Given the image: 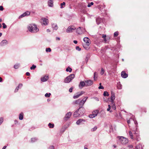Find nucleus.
I'll list each match as a JSON object with an SVG mask.
<instances>
[{
	"label": "nucleus",
	"mask_w": 149,
	"mask_h": 149,
	"mask_svg": "<svg viewBox=\"0 0 149 149\" xmlns=\"http://www.w3.org/2000/svg\"><path fill=\"white\" fill-rule=\"evenodd\" d=\"M51 94L50 93H46L45 95V97H49L50 95H51Z\"/></svg>",
	"instance_id": "obj_38"
},
{
	"label": "nucleus",
	"mask_w": 149,
	"mask_h": 149,
	"mask_svg": "<svg viewBox=\"0 0 149 149\" xmlns=\"http://www.w3.org/2000/svg\"><path fill=\"white\" fill-rule=\"evenodd\" d=\"M121 75L122 77L124 78H127L128 76V74L126 73L125 71H122Z\"/></svg>",
	"instance_id": "obj_13"
},
{
	"label": "nucleus",
	"mask_w": 149,
	"mask_h": 149,
	"mask_svg": "<svg viewBox=\"0 0 149 149\" xmlns=\"http://www.w3.org/2000/svg\"><path fill=\"white\" fill-rule=\"evenodd\" d=\"M108 108L107 109V110L108 111H109L110 110L111 106H110V105L109 104V105H108Z\"/></svg>",
	"instance_id": "obj_49"
},
{
	"label": "nucleus",
	"mask_w": 149,
	"mask_h": 149,
	"mask_svg": "<svg viewBox=\"0 0 149 149\" xmlns=\"http://www.w3.org/2000/svg\"><path fill=\"white\" fill-rule=\"evenodd\" d=\"M48 79V76H45L41 78V81L42 82H45Z\"/></svg>",
	"instance_id": "obj_18"
},
{
	"label": "nucleus",
	"mask_w": 149,
	"mask_h": 149,
	"mask_svg": "<svg viewBox=\"0 0 149 149\" xmlns=\"http://www.w3.org/2000/svg\"><path fill=\"white\" fill-rule=\"evenodd\" d=\"M83 40L86 43V45L88 46L90 44L89 39L88 37H85L84 38Z\"/></svg>",
	"instance_id": "obj_11"
},
{
	"label": "nucleus",
	"mask_w": 149,
	"mask_h": 149,
	"mask_svg": "<svg viewBox=\"0 0 149 149\" xmlns=\"http://www.w3.org/2000/svg\"><path fill=\"white\" fill-rule=\"evenodd\" d=\"M8 44V41L6 40H3L0 43V46H4Z\"/></svg>",
	"instance_id": "obj_16"
},
{
	"label": "nucleus",
	"mask_w": 149,
	"mask_h": 149,
	"mask_svg": "<svg viewBox=\"0 0 149 149\" xmlns=\"http://www.w3.org/2000/svg\"><path fill=\"white\" fill-rule=\"evenodd\" d=\"M129 134L131 138L133 139V136L132 132L131 131H130L129 132Z\"/></svg>",
	"instance_id": "obj_31"
},
{
	"label": "nucleus",
	"mask_w": 149,
	"mask_h": 149,
	"mask_svg": "<svg viewBox=\"0 0 149 149\" xmlns=\"http://www.w3.org/2000/svg\"><path fill=\"white\" fill-rule=\"evenodd\" d=\"M73 42L74 43L76 44L77 43V40H74Z\"/></svg>",
	"instance_id": "obj_60"
},
{
	"label": "nucleus",
	"mask_w": 149,
	"mask_h": 149,
	"mask_svg": "<svg viewBox=\"0 0 149 149\" xmlns=\"http://www.w3.org/2000/svg\"><path fill=\"white\" fill-rule=\"evenodd\" d=\"M104 72V71L103 68H102L101 69V71L100 72V74L102 75H103Z\"/></svg>",
	"instance_id": "obj_40"
},
{
	"label": "nucleus",
	"mask_w": 149,
	"mask_h": 149,
	"mask_svg": "<svg viewBox=\"0 0 149 149\" xmlns=\"http://www.w3.org/2000/svg\"><path fill=\"white\" fill-rule=\"evenodd\" d=\"M6 148V146H4L2 148V149H5Z\"/></svg>",
	"instance_id": "obj_64"
},
{
	"label": "nucleus",
	"mask_w": 149,
	"mask_h": 149,
	"mask_svg": "<svg viewBox=\"0 0 149 149\" xmlns=\"http://www.w3.org/2000/svg\"><path fill=\"white\" fill-rule=\"evenodd\" d=\"M98 113V111H95L92 114H90L89 115V117L91 118H93L96 116Z\"/></svg>",
	"instance_id": "obj_5"
},
{
	"label": "nucleus",
	"mask_w": 149,
	"mask_h": 149,
	"mask_svg": "<svg viewBox=\"0 0 149 149\" xmlns=\"http://www.w3.org/2000/svg\"><path fill=\"white\" fill-rule=\"evenodd\" d=\"M82 121L85 122V120L83 119H79L76 122V124L79 125L80 123Z\"/></svg>",
	"instance_id": "obj_21"
},
{
	"label": "nucleus",
	"mask_w": 149,
	"mask_h": 149,
	"mask_svg": "<svg viewBox=\"0 0 149 149\" xmlns=\"http://www.w3.org/2000/svg\"><path fill=\"white\" fill-rule=\"evenodd\" d=\"M77 110H79V112L81 114V115H83L85 112V109L82 107H79V108Z\"/></svg>",
	"instance_id": "obj_7"
},
{
	"label": "nucleus",
	"mask_w": 149,
	"mask_h": 149,
	"mask_svg": "<svg viewBox=\"0 0 149 149\" xmlns=\"http://www.w3.org/2000/svg\"><path fill=\"white\" fill-rule=\"evenodd\" d=\"M94 98L96 100H97V101H98L99 100L98 98H97V97H95V98Z\"/></svg>",
	"instance_id": "obj_61"
},
{
	"label": "nucleus",
	"mask_w": 149,
	"mask_h": 149,
	"mask_svg": "<svg viewBox=\"0 0 149 149\" xmlns=\"http://www.w3.org/2000/svg\"><path fill=\"white\" fill-rule=\"evenodd\" d=\"M53 0H49L48 1V6L49 7H52L53 6Z\"/></svg>",
	"instance_id": "obj_20"
},
{
	"label": "nucleus",
	"mask_w": 149,
	"mask_h": 149,
	"mask_svg": "<svg viewBox=\"0 0 149 149\" xmlns=\"http://www.w3.org/2000/svg\"><path fill=\"white\" fill-rule=\"evenodd\" d=\"M136 149H142V148L141 146H138L136 147Z\"/></svg>",
	"instance_id": "obj_42"
},
{
	"label": "nucleus",
	"mask_w": 149,
	"mask_h": 149,
	"mask_svg": "<svg viewBox=\"0 0 149 149\" xmlns=\"http://www.w3.org/2000/svg\"><path fill=\"white\" fill-rule=\"evenodd\" d=\"M98 88L99 89H103L104 88L103 87V86H100L98 87Z\"/></svg>",
	"instance_id": "obj_53"
},
{
	"label": "nucleus",
	"mask_w": 149,
	"mask_h": 149,
	"mask_svg": "<svg viewBox=\"0 0 149 149\" xmlns=\"http://www.w3.org/2000/svg\"><path fill=\"white\" fill-rule=\"evenodd\" d=\"M41 20L43 22H42L44 25H47L48 23V20L47 19L45 18H42Z\"/></svg>",
	"instance_id": "obj_9"
},
{
	"label": "nucleus",
	"mask_w": 149,
	"mask_h": 149,
	"mask_svg": "<svg viewBox=\"0 0 149 149\" xmlns=\"http://www.w3.org/2000/svg\"><path fill=\"white\" fill-rule=\"evenodd\" d=\"M106 35H104V34H103L102 35V38H104V42L105 43H107L108 42L106 38Z\"/></svg>",
	"instance_id": "obj_26"
},
{
	"label": "nucleus",
	"mask_w": 149,
	"mask_h": 149,
	"mask_svg": "<svg viewBox=\"0 0 149 149\" xmlns=\"http://www.w3.org/2000/svg\"><path fill=\"white\" fill-rule=\"evenodd\" d=\"M86 86H91L93 84V81L91 80L85 81Z\"/></svg>",
	"instance_id": "obj_8"
},
{
	"label": "nucleus",
	"mask_w": 149,
	"mask_h": 149,
	"mask_svg": "<svg viewBox=\"0 0 149 149\" xmlns=\"http://www.w3.org/2000/svg\"><path fill=\"white\" fill-rule=\"evenodd\" d=\"M79 110L77 109L76 111L74 113L73 115L74 117H77L80 115H81V114L79 113Z\"/></svg>",
	"instance_id": "obj_12"
},
{
	"label": "nucleus",
	"mask_w": 149,
	"mask_h": 149,
	"mask_svg": "<svg viewBox=\"0 0 149 149\" xmlns=\"http://www.w3.org/2000/svg\"><path fill=\"white\" fill-rule=\"evenodd\" d=\"M26 75L27 76H29L30 75V73L29 72H27L26 73Z\"/></svg>",
	"instance_id": "obj_58"
},
{
	"label": "nucleus",
	"mask_w": 149,
	"mask_h": 149,
	"mask_svg": "<svg viewBox=\"0 0 149 149\" xmlns=\"http://www.w3.org/2000/svg\"><path fill=\"white\" fill-rule=\"evenodd\" d=\"M54 149V147L53 146H51L49 148V149Z\"/></svg>",
	"instance_id": "obj_56"
},
{
	"label": "nucleus",
	"mask_w": 149,
	"mask_h": 149,
	"mask_svg": "<svg viewBox=\"0 0 149 149\" xmlns=\"http://www.w3.org/2000/svg\"><path fill=\"white\" fill-rule=\"evenodd\" d=\"M112 109L115 110L116 109V106L115 104L113 103V100L115 99V96L114 94L112 93Z\"/></svg>",
	"instance_id": "obj_14"
},
{
	"label": "nucleus",
	"mask_w": 149,
	"mask_h": 149,
	"mask_svg": "<svg viewBox=\"0 0 149 149\" xmlns=\"http://www.w3.org/2000/svg\"><path fill=\"white\" fill-rule=\"evenodd\" d=\"M19 119L20 120H22L23 118V113H21L19 115Z\"/></svg>",
	"instance_id": "obj_27"
},
{
	"label": "nucleus",
	"mask_w": 149,
	"mask_h": 149,
	"mask_svg": "<svg viewBox=\"0 0 149 149\" xmlns=\"http://www.w3.org/2000/svg\"><path fill=\"white\" fill-rule=\"evenodd\" d=\"M22 84H19L18 86V87L19 88H21L22 87Z\"/></svg>",
	"instance_id": "obj_51"
},
{
	"label": "nucleus",
	"mask_w": 149,
	"mask_h": 149,
	"mask_svg": "<svg viewBox=\"0 0 149 149\" xmlns=\"http://www.w3.org/2000/svg\"><path fill=\"white\" fill-rule=\"evenodd\" d=\"M65 4V3L64 2H63V3H61V8H62L63 7L62 6L63 5H64Z\"/></svg>",
	"instance_id": "obj_52"
},
{
	"label": "nucleus",
	"mask_w": 149,
	"mask_h": 149,
	"mask_svg": "<svg viewBox=\"0 0 149 149\" xmlns=\"http://www.w3.org/2000/svg\"><path fill=\"white\" fill-rule=\"evenodd\" d=\"M30 14V12L29 11H26L23 14L21 15L19 17V18L23 17H25L26 16L29 15Z\"/></svg>",
	"instance_id": "obj_10"
},
{
	"label": "nucleus",
	"mask_w": 149,
	"mask_h": 149,
	"mask_svg": "<svg viewBox=\"0 0 149 149\" xmlns=\"http://www.w3.org/2000/svg\"><path fill=\"white\" fill-rule=\"evenodd\" d=\"M84 92L83 91H81V92H78V93L79 94V95H80V96H81L84 93Z\"/></svg>",
	"instance_id": "obj_45"
},
{
	"label": "nucleus",
	"mask_w": 149,
	"mask_h": 149,
	"mask_svg": "<svg viewBox=\"0 0 149 149\" xmlns=\"http://www.w3.org/2000/svg\"><path fill=\"white\" fill-rule=\"evenodd\" d=\"M132 120V118H130L129 120H127V123L128 124H129L130 123V120Z\"/></svg>",
	"instance_id": "obj_54"
},
{
	"label": "nucleus",
	"mask_w": 149,
	"mask_h": 149,
	"mask_svg": "<svg viewBox=\"0 0 149 149\" xmlns=\"http://www.w3.org/2000/svg\"><path fill=\"white\" fill-rule=\"evenodd\" d=\"M76 49L78 51H80L81 49L79 46H77L76 47Z\"/></svg>",
	"instance_id": "obj_46"
},
{
	"label": "nucleus",
	"mask_w": 149,
	"mask_h": 149,
	"mask_svg": "<svg viewBox=\"0 0 149 149\" xmlns=\"http://www.w3.org/2000/svg\"><path fill=\"white\" fill-rule=\"evenodd\" d=\"M3 10V6H0V10L1 11Z\"/></svg>",
	"instance_id": "obj_55"
},
{
	"label": "nucleus",
	"mask_w": 149,
	"mask_h": 149,
	"mask_svg": "<svg viewBox=\"0 0 149 149\" xmlns=\"http://www.w3.org/2000/svg\"><path fill=\"white\" fill-rule=\"evenodd\" d=\"M76 32L78 34H80L82 33L81 28L80 27H79L77 29Z\"/></svg>",
	"instance_id": "obj_24"
},
{
	"label": "nucleus",
	"mask_w": 149,
	"mask_h": 149,
	"mask_svg": "<svg viewBox=\"0 0 149 149\" xmlns=\"http://www.w3.org/2000/svg\"><path fill=\"white\" fill-rule=\"evenodd\" d=\"M74 77V74H71L68 77H67L64 80V82L65 83H69L71 81Z\"/></svg>",
	"instance_id": "obj_3"
},
{
	"label": "nucleus",
	"mask_w": 149,
	"mask_h": 149,
	"mask_svg": "<svg viewBox=\"0 0 149 149\" xmlns=\"http://www.w3.org/2000/svg\"><path fill=\"white\" fill-rule=\"evenodd\" d=\"M3 118L1 117L0 118V125L3 123Z\"/></svg>",
	"instance_id": "obj_44"
},
{
	"label": "nucleus",
	"mask_w": 149,
	"mask_h": 149,
	"mask_svg": "<svg viewBox=\"0 0 149 149\" xmlns=\"http://www.w3.org/2000/svg\"><path fill=\"white\" fill-rule=\"evenodd\" d=\"M51 51V49L50 48H47L46 49V51L47 52H50Z\"/></svg>",
	"instance_id": "obj_41"
},
{
	"label": "nucleus",
	"mask_w": 149,
	"mask_h": 149,
	"mask_svg": "<svg viewBox=\"0 0 149 149\" xmlns=\"http://www.w3.org/2000/svg\"><path fill=\"white\" fill-rule=\"evenodd\" d=\"M85 86H86L85 82V81H81L79 85V88L81 89L82 88Z\"/></svg>",
	"instance_id": "obj_15"
},
{
	"label": "nucleus",
	"mask_w": 149,
	"mask_h": 149,
	"mask_svg": "<svg viewBox=\"0 0 149 149\" xmlns=\"http://www.w3.org/2000/svg\"><path fill=\"white\" fill-rule=\"evenodd\" d=\"M29 31L32 33H36L39 31L37 26L33 24H30L28 27Z\"/></svg>",
	"instance_id": "obj_1"
},
{
	"label": "nucleus",
	"mask_w": 149,
	"mask_h": 149,
	"mask_svg": "<svg viewBox=\"0 0 149 149\" xmlns=\"http://www.w3.org/2000/svg\"><path fill=\"white\" fill-rule=\"evenodd\" d=\"M19 88L18 86L17 87L15 90V92H17Z\"/></svg>",
	"instance_id": "obj_50"
},
{
	"label": "nucleus",
	"mask_w": 149,
	"mask_h": 149,
	"mask_svg": "<svg viewBox=\"0 0 149 149\" xmlns=\"http://www.w3.org/2000/svg\"><path fill=\"white\" fill-rule=\"evenodd\" d=\"M19 66V64H15L14 66V68L15 69H17Z\"/></svg>",
	"instance_id": "obj_36"
},
{
	"label": "nucleus",
	"mask_w": 149,
	"mask_h": 149,
	"mask_svg": "<svg viewBox=\"0 0 149 149\" xmlns=\"http://www.w3.org/2000/svg\"><path fill=\"white\" fill-rule=\"evenodd\" d=\"M109 95L108 92L106 91H104L103 93V95L104 96H108Z\"/></svg>",
	"instance_id": "obj_29"
},
{
	"label": "nucleus",
	"mask_w": 149,
	"mask_h": 149,
	"mask_svg": "<svg viewBox=\"0 0 149 149\" xmlns=\"http://www.w3.org/2000/svg\"><path fill=\"white\" fill-rule=\"evenodd\" d=\"M36 68V66L34 65H33L32 66L30 67L31 70H34Z\"/></svg>",
	"instance_id": "obj_39"
},
{
	"label": "nucleus",
	"mask_w": 149,
	"mask_h": 149,
	"mask_svg": "<svg viewBox=\"0 0 149 149\" xmlns=\"http://www.w3.org/2000/svg\"><path fill=\"white\" fill-rule=\"evenodd\" d=\"M117 87L118 89H122V85H121L120 82H118V83H117Z\"/></svg>",
	"instance_id": "obj_25"
},
{
	"label": "nucleus",
	"mask_w": 149,
	"mask_h": 149,
	"mask_svg": "<svg viewBox=\"0 0 149 149\" xmlns=\"http://www.w3.org/2000/svg\"><path fill=\"white\" fill-rule=\"evenodd\" d=\"M72 69L70 67H68V68H67L66 70V71L67 72H71L72 71Z\"/></svg>",
	"instance_id": "obj_30"
},
{
	"label": "nucleus",
	"mask_w": 149,
	"mask_h": 149,
	"mask_svg": "<svg viewBox=\"0 0 149 149\" xmlns=\"http://www.w3.org/2000/svg\"><path fill=\"white\" fill-rule=\"evenodd\" d=\"M31 142H34L36 141L37 140V139L36 138H32L31 139Z\"/></svg>",
	"instance_id": "obj_37"
},
{
	"label": "nucleus",
	"mask_w": 149,
	"mask_h": 149,
	"mask_svg": "<svg viewBox=\"0 0 149 149\" xmlns=\"http://www.w3.org/2000/svg\"><path fill=\"white\" fill-rule=\"evenodd\" d=\"M118 112L117 111L116 112H115V114H114L115 116H118Z\"/></svg>",
	"instance_id": "obj_59"
},
{
	"label": "nucleus",
	"mask_w": 149,
	"mask_h": 149,
	"mask_svg": "<svg viewBox=\"0 0 149 149\" xmlns=\"http://www.w3.org/2000/svg\"><path fill=\"white\" fill-rule=\"evenodd\" d=\"M120 39V37H118L117 38V41H119V40Z\"/></svg>",
	"instance_id": "obj_62"
},
{
	"label": "nucleus",
	"mask_w": 149,
	"mask_h": 149,
	"mask_svg": "<svg viewBox=\"0 0 149 149\" xmlns=\"http://www.w3.org/2000/svg\"><path fill=\"white\" fill-rule=\"evenodd\" d=\"M52 26L53 29L55 30H57L58 29V26L56 24H52Z\"/></svg>",
	"instance_id": "obj_23"
},
{
	"label": "nucleus",
	"mask_w": 149,
	"mask_h": 149,
	"mask_svg": "<svg viewBox=\"0 0 149 149\" xmlns=\"http://www.w3.org/2000/svg\"><path fill=\"white\" fill-rule=\"evenodd\" d=\"M56 40H60V38L59 37H56Z\"/></svg>",
	"instance_id": "obj_63"
},
{
	"label": "nucleus",
	"mask_w": 149,
	"mask_h": 149,
	"mask_svg": "<svg viewBox=\"0 0 149 149\" xmlns=\"http://www.w3.org/2000/svg\"><path fill=\"white\" fill-rule=\"evenodd\" d=\"M93 2H91V3H89L88 4V5L87 6L88 7H90L92 5H93Z\"/></svg>",
	"instance_id": "obj_43"
},
{
	"label": "nucleus",
	"mask_w": 149,
	"mask_h": 149,
	"mask_svg": "<svg viewBox=\"0 0 149 149\" xmlns=\"http://www.w3.org/2000/svg\"><path fill=\"white\" fill-rule=\"evenodd\" d=\"M97 73L95 72L94 74V77L93 78L94 80H95V79L97 78Z\"/></svg>",
	"instance_id": "obj_34"
},
{
	"label": "nucleus",
	"mask_w": 149,
	"mask_h": 149,
	"mask_svg": "<svg viewBox=\"0 0 149 149\" xmlns=\"http://www.w3.org/2000/svg\"><path fill=\"white\" fill-rule=\"evenodd\" d=\"M74 88V87H71L69 89V91L70 92V93H71L72 92V90Z\"/></svg>",
	"instance_id": "obj_47"
},
{
	"label": "nucleus",
	"mask_w": 149,
	"mask_h": 149,
	"mask_svg": "<svg viewBox=\"0 0 149 149\" xmlns=\"http://www.w3.org/2000/svg\"><path fill=\"white\" fill-rule=\"evenodd\" d=\"M134 121V123H135V124L136 125H137V124H138V123H137V121H136V120H132Z\"/></svg>",
	"instance_id": "obj_57"
},
{
	"label": "nucleus",
	"mask_w": 149,
	"mask_h": 149,
	"mask_svg": "<svg viewBox=\"0 0 149 149\" xmlns=\"http://www.w3.org/2000/svg\"><path fill=\"white\" fill-rule=\"evenodd\" d=\"M48 125L50 128H53L54 126V125L53 124H51L50 123L48 124Z\"/></svg>",
	"instance_id": "obj_28"
},
{
	"label": "nucleus",
	"mask_w": 149,
	"mask_h": 149,
	"mask_svg": "<svg viewBox=\"0 0 149 149\" xmlns=\"http://www.w3.org/2000/svg\"><path fill=\"white\" fill-rule=\"evenodd\" d=\"M72 114V113L70 112H69L67 113L65 117H64V120L66 121L68 120Z\"/></svg>",
	"instance_id": "obj_6"
},
{
	"label": "nucleus",
	"mask_w": 149,
	"mask_h": 149,
	"mask_svg": "<svg viewBox=\"0 0 149 149\" xmlns=\"http://www.w3.org/2000/svg\"><path fill=\"white\" fill-rule=\"evenodd\" d=\"M3 25V29H5L7 27V26L4 23H2Z\"/></svg>",
	"instance_id": "obj_48"
},
{
	"label": "nucleus",
	"mask_w": 149,
	"mask_h": 149,
	"mask_svg": "<svg viewBox=\"0 0 149 149\" xmlns=\"http://www.w3.org/2000/svg\"><path fill=\"white\" fill-rule=\"evenodd\" d=\"M97 129V126H95L94 127L91 129V132H94Z\"/></svg>",
	"instance_id": "obj_35"
},
{
	"label": "nucleus",
	"mask_w": 149,
	"mask_h": 149,
	"mask_svg": "<svg viewBox=\"0 0 149 149\" xmlns=\"http://www.w3.org/2000/svg\"><path fill=\"white\" fill-rule=\"evenodd\" d=\"M76 28L74 26H69L66 30V31L67 33L72 32L73 30H75Z\"/></svg>",
	"instance_id": "obj_4"
},
{
	"label": "nucleus",
	"mask_w": 149,
	"mask_h": 149,
	"mask_svg": "<svg viewBox=\"0 0 149 149\" xmlns=\"http://www.w3.org/2000/svg\"><path fill=\"white\" fill-rule=\"evenodd\" d=\"M73 103L74 104H79V105H81V99H79L76 101H75V102H73Z\"/></svg>",
	"instance_id": "obj_19"
},
{
	"label": "nucleus",
	"mask_w": 149,
	"mask_h": 149,
	"mask_svg": "<svg viewBox=\"0 0 149 149\" xmlns=\"http://www.w3.org/2000/svg\"><path fill=\"white\" fill-rule=\"evenodd\" d=\"M102 22V19L98 17L96 19V22L97 24L98 25L101 22Z\"/></svg>",
	"instance_id": "obj_17"
},
{
	"label": "nucleus",
	"mask_w": 149,
	"mask_h": 149,
	"mask_svg": "<svg viewBox=\"0 0 149 149\" xmlns=\"http://www.w3.org/2000/svg\"><path fill=\"white\" fill-rule=\"evenodd\" d=\"M80 95H79L78 92L77 93V95H74L73 96V98L74 99H76L78 98L79 96Z\"/></svg>",
	"instance_id": "obj_33"
},
{
	"label": "nucleus",
	"mask_w": 149,
	"mask_h": 149,
	"mask_svg": "<svg viewBox=\"0 0 149 149\" xmlns=\"http://www.w3.org/2000/svg\"><path fill=\"white\" fill-rule=\"evenodd\" d=\"M85 98H86V99H83L82 100L81 99V105H83L84 104L87 99H88V97H85Z\"/></svg>",
	"instance_id": "obj_22"
},
{
	"label": "nucleus",
	"mask_w": 149,
	"mask_h": 149,
	"mask_svg": "<svg viewBox=\"0 0 149 149\" xmlns=\"http://www.w3.org/2000/svg\"><path fill=\"white\" fill-rule=\"evenodd\" d=\"M118 33H119V32L118 31H117L115 32L114 33V35H113L114 37H116L117 36H118Z\"/></svg>",
	"instance_id": "obj_32"
},
{
	"label": "nucleus",
	"mask_w": 149,
	"mask_h": 149,
	"mask_svg": "<svg viewBox=\"0 0 149 149\" xmlns=\"http://www.w3.org/2000/svg\"><path fill=\"white\" fill-rule=\"evenodd\" d=\"M118 138H119L121 143L123 144H125L128 143V139L123 136H118Z\"/></svg>",
	"instance_id": "obj_2"
}]
</instances>
